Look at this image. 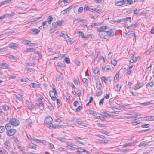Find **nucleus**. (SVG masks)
Segmentation results:
<instances>
[{"label":"nucleus","instance_id":"0e129e2a","mask_svg":"<svg viewBox=\"0 0 154 154\" xmlns=\"http://www.w3.org/2000/svg\"><path fill=\"white\" fill-rule=\"evenodd\" d=\"M41 18V17H35L33 19V22H36L38 21L39 19H40Z\"/></svg>","mask_w":154,"mask_h":154},{"label":"nucleus","instance_id":"69168bd1","mask_svg":"<svg viewBox=\"0 0 154 154\" xmlns=\"http://www.w3.org/2000/svg\"><path fill=\"white\" fill-rule=\"evenodd\" d=\"M104 100V98H102V99H101L99 101V104L100 105L102 106L103 104V103Z\"/></svg>","mask_w":154,"mask_h":154},{"label":"nucleus","instance_id":"864d4df0","mask_svg":"<svg viewBox=\"0 0 154 154\" xmlns=\"http://www.w3.org/2000/svg\"><path fill=\"white\" fill-rule=\"evenodd\" d=\"M131 33H130L129 34H128V33H126L125 32H123V33L122 35L123 36L125 37H128V35H130Z\"/></svg>","mask_w":154,"mask_h":154},{"label":"nucleus","instance_id":"052dcab7","mask_svg":"<svg viewBox=\"0 0 154 154\" xmlns=\"http://www.w3.org/2000/svg\"><path fill=\"white\" fill-rule=\"evenodd\" d=\"M102 133L106 134L107 136L110 135V133L109 132H107L106 131H103L102 132Z\"/></svg>","mask_w":154,"mask_h":154},{"label":"nucleus","instance_id":"09e8293b","mask_svg":"<svg viewBox=\"0 0 154 154\" xmlns=\"http://www.w3.org/2000/svg\"><path fill=\"white\" fill-rule=\"evenodd\" d=\"M97 125L98 126L100 127H104L106 126V124H101L100 123H97Z\"/></svg>","mask_w":154,"mask_h":154},{"label":"nucleus","instance_id":"5fc2aeb1","mask_svg":"<svg viewBox=\"0 0 154 154\" xmlns=\"http://www.w3.org/2000/svg\"><path fill=\"white\" fill-rule=\"evenodd\" d=\"M125 27L128 29H131L134 27L133 25L132 24L130 25L129 26L126 25V26H125Z\"/></svg>","mask_w":154,"mask_h":154},{"label":"nucleus","instance_id":"ddd939ff","mask_svg":"<svg viewBox=\"0 0 154 154\" xmlns=\"http://www.w3.org/2000/svg\"><path fill=\"white\" fill-rule=\"evenodd\" d=\"M149 143V142H146L143 143H140L139 145L138 146L139 147H145L148 146H149L148 144V143Z\"/></svg>","mask_w":154,"mask_h":154},{"label":"nucleus","instance_id":"393cba45","mask_svg":"<svg viewBox=\"0 0 154 154\" xmlns=\"http://www.w3.org/2000/svg\"><path fill=\"white\" fill-rule=\"evenodd\" d=\"M57 139L61 142H66V139L64 137H59L57 138Z\"/></svg>","mask_w":154,"mask_h":154},{"label":"nucleus","instance_id":"774afa93","mask_svg":"<svg viewBox=\"0 0 154 154\" xmlns=\"http://www.w3.org/2000/svg\"><path fill=\"white\" fill-rule=\"evenodd\" d=\"M147 119L150 121L153 120H154V116H148Z\"/></svg>","mask_w":154,"mask_h":154},{"label":"nucleus","instance_id":"473e14b6","mask_svg":"<svg viewBox=\"0 0 154 154\" xmlns=\"http://www.w3.org/2000/svg\"><path fill=\"white\" fill-rule=\"evenodd\" d=\"M119 86L118 84H117L116 85V91L118 92L120 90L121 88V86H120L119 87Z\"/></svg>","mask_w":154,"mask_h":154},{"label":"nucleus","instance_id":"338daca9","mask_svg":"<svg viewBox=\"0 0 154 154\" xmlns=\"http://www.w3.org/2000/svg\"><path fill=\"white\" fill-rule=\"evenodd\" d=\"M111 63L114 66H115L117 63V61L115 59H114L112 61H111Z\"/></svg>","mask_w":154,"mask_h":154},{"label":"nucleus","instance_id":"39448f33","mask_svg":"<svg viewBox=\"0 0 154 154\" xmlns=\"http://www.w3.org/2000/svg\"><path fill=\"white\" fill-rule=\"evenodd\" d=\"M8 46L9 48L14 49H17L18 47L17 44L14 43H11Z\"/></svg>","mask_w":154,"mask_h":154},{"label":"nucleus","instance_id":"49530a36","mask_svg":"<svg viewBox=\"0 0 154 154\" xmlns=\"http://www.w3.org/2000/svg\"><path fill=\"white\" fill-rule=\"evenodd\" d=\"M32 139L33 141H35L37 143H40V141H41V140H39L38 139H35L34 137L32 138Z\"/></svg>","mask_w":154,"mask_h":154},{"label":"nucleus","instance_id":"e2e57ef3","mask_svg":"<svg viewBox=\"0 0 154 154\" xmlns=\"http://www.w3.org/2000/svg\"><path fill=\"white\" fill-rule=\"evenodd\" d=\"M16 99L17 100H19V101H21L22 100V98L21 96H20L19 97L18 96H16Z\"/></svg>","mask_w":154,"mask_h":154},{"label":"nucleus","instance_id":"dca6fc26","mask_svg":"<svg viewBox=\"0 0 154 154\" xmlns=\"http://www.w3.org/2000/svg\"><path fill=\"white\" fill-rule=\"evenodd\" d=\"M47 20L48 24H50L53 20V18L52 16L51 15L49 16L47 19Z\"/></svg>","mask_w":154,"mask_h":154},{"label":"nucleus","instance_id":"7ed1b4c3","mask_svg":"<svg viewBox=\"0 0 154 154\" xmlns=\"http://www.w3.org/2000/svg\"><path fill=\"white\" fill-rule=\"evenodd\" d=\"M16 130L15 129H11L7 131L6 134L9 136H11L13 135L16 132Z\"/></svg>","mask_w":154,"mask_h":154},{"label":"nucleus","instance_id":"1a4fd4ad","mask_svg":"<svg viewBox=\"0 0 154 154\" xmlns=\"http://www.w3.org/2000/svg\"><path fill=\"white\" fill-rule=\"evenodd\" d=\"M26 103L28 106L30 110H32L33 109L32 103L31 102L27 100L26 101Z\"/></svg>","mask_w":154,"mask_h":154},{"label":"nucleus","instance_id":"a878e982","mask_svg":"<svg viewBox=\"0 0 154 154\" xmlns=\"http://www.w3.org/2000/svg\"><path fill=\"white\" fill-rule=\"evenodd\" d=\"M131 34L132 35V36H133V37H134L133 41L135 42L136 41V35L135 34L133 31L131 32Z\"/></svg>","mask_w":154,"mask_h":154},{"label":"nucleus","instance_id":"72a5a7b5","mask_svg":"<svg viewBox=\"0 0 154 154\" xmlns=\"http://www.w3.org/2000/svg\"><path fill=\"white\" fill-rule=\"evenodd\" d=\"M150 125L149 124H143L141 126V127L143 128H146L149 127Z\"/></svg>","mask_w":154,"mask_h":154},{"label":"nucleus","instance_id":"58836bf2","mask_svg":"<svg viewBox=\"0 0 154 154\" xmlns=\"http://www.w3.org/2000/svg\"><path fill=\"white\" fill-rule=\"evenodd\" d=\"M55 99L56 100L57 104L59 106H60L62 104L61 102L57 98H56Z\"/></svg>","mask_w":154,"mask_h":154},{"label":"nucleus","instance_id":"c85d7f7f","mask_svg":"<svg viewBox=\"0 0 154 154\" xmlns=\"http://www.w3.org/2000/svg\"><path fill=\"white\" fill-rule=\"evenodd\" d=\"M69 12V11L67 8L66 9L61 11V14L63 15H64L66 14L67 13H68Z\"/></svg>","mask_w":154,"mask_h":154},{"label":"nucleus","instance_id":"4c0bfd02","mask_svg":"<svg viewBox=\"0 0 154 154\" xmlns=\"http://www.w3.org/2000/svg\"><path fill=\"white\" fill-rule=\"evenodd\" d=\"M2 109L4 111H7L9 109V107L7 105H4L2 107Z\"/></svg>","mask_w":154,"mask_h":154},{"label":"nucleus","instance_id":"423d86ee","mask_svg":"<svg viewBox=\"0 0 154 154\" xmlns=\"http://www.w3.org/2000/svg\"><path fill=\"white\" fill-rule=\"evenodd\" d=\"M107 27V26L106 25L101 26L100 28H97V31L98 33L104 31L106 29Z\"/></svg>","mask_w":154,"mask_h":154},{"label":"nucleus","instance_id":"c9c22d12","mask_svg":"<svg viewBox=\"0 0 154 154\" xmlns=\"http://www.w3.org/2000/svg\"><path fill=\"white\" fill-rule=\"evenodd\" d=\"M5 130V128L4 126H0V133L3 132Z\"/></svg>","mask_w":154,"mask_h":154},{"label":"nucleus","instance_id":"f8f14e48","mask_svg":"<svg viewBox=\"0 0 154 154\" xmlns=\"http://www.w3.org/2000/svg\"><path fill=\"white\" fill-rule=\"evenodd\" d=\"M30 86L31 87L33 88H37L38 86V84L34 83H31L30 84Z\"/></svg>","mask_w":154,"mask_h":154},{"label":"nucleus","instance_id":"79ce46f5","mask_svg":"<svg viewBox=\"0 0 154 154\" xmlns=\"http://www.w3.org/2000/svg\"><path fill=\"white\" fill-rule=\"evenodd\" d=\"M153 85V82H151L149 83H148L146 85V87H147L149 86L150 87H152Z\"/></svg>","mask_w":154,"mask_h":154},{"label":"nucleus","instance_id":"13d9d810","mask_svg":"<svg viewBox=\"0 0 154 154\" xmlns=\"http://www.w3.org/2000/svg\"><path fill=\"white\" fill-rule=\"evenodd\" d=\"M66 41L68 42H71V40L70 38H69L68 36L67 35H66V39H65Z\"/></svg>","mask_w":154,"mask_h":154},{"label":"nucleus","instance_id":"412c9836","mask_svg":"<svg viewBox=\"0 0 154 154\" xmlns=\"http://www.w3.org/2000/svg\"><path fill=\"white\" fill-rule=\"evenodd\" d=\"M57 66L60 68H64L65 67V64L63 63H58Z\"/></svg>","mask_w":154,"mask_h":154},{"label":"nucleus","instance_id":"4d7b16f0","mask_svg":"<svg viewBox=\"0 0 154 154\" xmlns=\"http://www.w3.org/2000/svg\"><path fill=\"white\" fill-rule=\"evenodd\" d=\"M8 78L9 79H14L16 78V77L14 76H12L10 75H8Z\"/></svg>","mask_w":154,"mask_h":154},{"label":"nucleus","instance_id":"c03bdc74","mask_svg":"<svg viewBox=\"0 0 154 154\" xmlns=\"http://www.w3.org/2000/svg\"><path fill=\"white\" fill-rule=\"evenodd\" d=\"M136 142H133L129 143H127L124 145L125 146H130L132 145L133 144L136 143Z\"/></svg>","mask_w":154,"mask_h":154},{"label":"nucleus","instance_id":"bb28decb","mask_svg":"<svg viewBox=\"0 0 154 154\" xmlns=\"http://www.w3.org/2000/svg\"><path fill=\"white\" fill-rule=\"evenodd\" d=\"M34 51V49L32 48H27L25 51V52H33Z\"/></svg>","mask_w":154,"mask_h":154},{"label":"nucleus","instance_id":"6e6d98bb","mask_svg":"<svg viewBox=\"0 0 154 154\" xmlns=\"http://www.w3.org/2000/svg\"><path fill=\"white\" fill-rule=\"evenodd\" d=\"M75 20L77 21L78 22H84V21H85V20H84V19H80V18L76 19Z\"/></svg>","mask_w":154,"mask_h":154},{"label":"nucleus","instance_id":"a18cd8bd","mask_svg":"<svg viewBox=\"0 0 154 154\" xmlns=\"http://www.w3.org/2000/svg\"><path fill=\"white\" fill-rule=\"evenodd\" d=\"M64 125H57L54 126V129L55 128H62V126H63Z\"/></svg>","mask_w":154,"mask_h":154},{"label":"nucleus","instance_id":"c756f323","mask_svg":"<svg viewBox=\"0 0 154 154\" xmlns=\"http://www.w3.org/2000/svg\"><path fill=\"white\" fill-rule=\"evenodd\" d=\"M8 57L9 59H12L13 60H17V57H15L13 56L12 55H10L8 56Z\"/></svg>","mask_w":154,"mask_h":154},{"label":"nucleus","instance_id":"2f4dec72","mask_svg":"<svg viewBox=\"0 0 154 154\" xmlns=\"http://www.w3.org/2000/svg\"><path fill=\"white\" fill-rule=\"evenodd\" d=\"M115 5L117 6H121L122 5V3H121L120 1H116L115 2Z\"/></svg>","mask_w":154,"mask_h":154},{"label":"nucleus","instance_id":"bf43d9fd","mask_svg":"<svg viewBox=\"0 0 154 154\" xmlns=\"http://www.w3.org/2000/svg\"><path fill=\"white\" fill-rule=\"evenodd\" d=\"M89 8L88 7V5H85L84 8V10L85 11H88L89 10Z\"/></svg>","mask_w":154,"mask_h":154},{"label":"nucleus","instance_id":"a19ab883","mask_svg":"<svg viewBox=\"0 0 154 154\" xmlns=\"http://www.w3.org/2000/svg\"><path fill=\"white\" fill-rule=\"evenodd\" d=\"M152 48H149L145 52L146 55L149 54L152 51Z\"/></svg>","mask_w":154,"mask_h":154},{"label":"nucleus","instance_id":"f704fd0d","mask_svg":"<svg viewBox=\"0 0 154 154\" xmlns=\"http://www.w3.org/2000/svg\"><path fill=\"white\" fill-rule=\"evenodd\" d=\"M89 113L94 116H95L97 115V112L93 110H90L89 112Z\"/></svg>","mask_w":154,"mask_h":154},{"label":"nucleus","instance_id":"ea45409f","mask_svg":"<svg viewBox=\"0 0 154 154\" xmlns=\"http://www.w3.org/2000/svg\"><path fill=\"white\" fill-rule=\"evenodd\" d=\"M1 65L2 66H3L4 67H5V68H7V69H9L10 68L9 67V65H8L6 63H2Z\"/></svg>","mask_w":154,"mask_h":154},{"label":"nucleus","instance_id":"cd10ccee","mask_svg":"<svg viewBox=\"0 0 154 154\" xmlns=\"http://www.w3.org/2000/svg\"><path fill=\"white\" fill-rule=\"evenodd\" d=\"M47 106L48 108L51 111L53 109L54 107L50 103H49L48 105H47Z\"/></svg>","mask_w":154,"mask_h":154},{"label":"nucleus","instance_id":"f3484780","mask_svg":"<svg viewBox=\"0 0 154 154\" xmlns=\"http://www.w3.org/2000/svg\"><path fill=\"white\" fill-rule=\"evenodd\" d=\"M11 2V1L10 0H6L2 1V2H1V3H0V7L5 4L9 3Z\"/></svg>","mask_w":154,"mask_h":154},{"label":"nucleus","instance_id":"680f3d73","mask_svg":"<svg viewBox=\"0 0 154 154\" xmlns=\"http://www.w3.org/2000/svg\"><path fill=\"white\" fill-rule=\"evenodd\" d=\"M48 146L51 149H53V148H54V146L53 144H51L50 143H48Z\"/></svg>","mask_w":154,"mask_h":154},{"label":"nucleus","instance_id":"20e7f679","mask_svg":"<svg viewBox=\"0 0 154 154\" xmlns=\"http://www.w3.org/2000/svg\"><path fill=\"white\" fill-rule=\"evenodd\" d=\"M53 120L51 116L46 117L44 121V123L48 125L51 123Z\"/></svg>","mask_w":154,"mask_h":154},{"label":"nucleus","instance_id":"603ef678","mask_svg":"<svg viewBox=\"0 0 154 154\" xmlns=\"http://www.w3.org/2000/svg\"><path fill=\"white\" fill-rule=\"evenodd\" d=\"M125 2H126V4H128L129 5H131L133 2L132 0H125Z\"/></svg>","mask_w":154,"mask_h":154},{"label":"nucleus","instance_id":"2eb2a0df","mask_svg":"<svg viewBox=\"0 0 154 154\" xmlns=\"http://www.w3.org/2000/svg\"><path fill=\"white\" fill-rule=\"evenodd\" d=\"M82 38L83 39H86L89 38V37H91V38H92V35L91 34H88L87 35H84V34L82 35Z\"/></svg>","mask_w":154,"mask_h":154},{"label":"nucleus","instance_id":"0eeeda50","mask_svg":"<svg viewBox=\"0 0 154 154\" xmlns=\"http://www.w3.org/2000/svg\"><path fill=\"white\" fill-rule=\"evenodd\" d=\"M49 95L52 100H54L56 98V93L52 91H50L49 92Z\"/></svg>","mask_w":154,"mask_h":154},{"label":"nucleus","instance_id":"e433bc0d","mask_svg":"<svg viewBox=\"0 0 154 154\" xmlns=\"http://www.w3.org/2000/svg\"><path fill=\"white\" fill-rule=\"evenodd\" d=\"M23 42H24V44L25 45L28 46H29L30 45V41L26 40H25Z\"/></svg>","mask_w":154,"mask_h":154},{"label":"nucleus","instance_id":"5701e85b","mask_svg":"<svg viewBox=\"0 0 154 154\" xmlns=\"http://www.w3.org/2000/svg\"><path fill=\"white\" fill-rule=\"evenodd\" d=\"M110 66L108 65H107L105 66L104 67L102 68V70L103 71H107L109 70H110Z\"/></svg>","mask_w":154,"mask_h":154},{"label":"nucleus","instance_id":"37998d69","mask_svg":"<svg viewBox=\"0 0 154 154\" xmlns=\"http://www.w3.org/2000/svg\"><path fill=\"white\" fill-rule=\"evenodd\" d=\"M33 52H34V53L35 54H38V56L40 58H41L42 55H41V54L39 52V51H35L34 50V51Z\"/></svg>","mask_w":154,"mask_h":154},{"label":"nucleus","instance_id":"f257e3e1","mask_svg":"<svg viewBox=\"0 0 154 154\" xmlns=\"http://www.w3.org/2000/svg\"><path fill=\"white\" fill-rule=\"evenodd\" d=\"M115 32L110 29L109 31L101 32L98 33V35L102 38L106 39L116 35Z\"/></svg>","mask_w":154,"mask_h":154},{"label":"nucleus","instance_id":"f03ea898","mask_svg":"<svg viewBox=\"0 0 154 154\" xmlns=\"http://www.w3.org/2000/svg\"><path fill=\"white\" fill-rule=\"evenodd\" d=\"M9 122L13 126H17L19 124V121L15 118L11 119L9 120Z\"/></svg>","mask_w":154,"mask_h":154},{"label":"nucleus","instance_id":"8fccbe9b","mask_svg":"<svg viewBox=\"0 0 154 154\" xmlns=\"http://www.w3.org/2000/svg\"><path fill=\"white\" fill-rule=\"evenodd\" d=\"M82 109V106H79L76 109V112H79Z\"/></svg>","mask_w":154,"mask_h":154},{"label":"nucleus","instance_id":"9b49d317","mask_svg":"<svg viewBox=\"0 0 154 154\" xmlns=\"http://www.w3.org/2000/svg\"><path fill=\"white\" fill-rule=\"evenodd\" d=\"M97 88L99 90H100L102 88V84L100 81H98L96 83Z\"/></svg>","mask_w":154,"mask_h":154},{"label":"nucleus","instance_id":"de8ad7c7","mask_svg":"<svg viewBox=\"0 0 154 154\" xmlns=\"http://www.w3.org/2000/svg\"><path fill=\"white\" fill-rule=\"evenodd\" d=\"M8 47L7 46L0 48V51L4 52L7 49Z\"/></svg>","mask_w":154,"mask_h":154},{"label":"nucleus","instance_id":"4be33fe9","mask_svg":"<svg viewBox=\"0 0 154 154\" xmlns=\"http://www.w3.org/2000/svg\"><path fill=\"white\" fill-rule=\"evenodd\" d=\"M28 147L31 149H35V145L32 143H29L28 145Z\"/></svg>","mask_w":154,"mask_h":154},{"label":"nucleus","instance_id":"a211bd4d","mask_svg":"<svg viewBox=\"0 0 154 154\" xmlns=\"http://www.w3.org/2000/svg\"><path fill=\"white\" fill-rule=\"evenodd\" d=\"M63 78L62 74L60 73L58 75H57L56 77V79L58 81H61Z\"/></svg>","mask_w":154,"mask_h":154},{"label":"nucleus","instance_id":"7c9ffc66","mask_svg":"<svg viewBox=\"0 0 154 154\" xmlns=\"http://www.w3.org/2000/svg\"><path fill=\"white\" fill-rule=\"evenodd\" d=\"M64 60L65 62L67 64H69L70 63V59L67 57H65L64 59Z\"/></svg>","mask_w":154,"mask_h":154},{"label":"nucleus","instance_id":"b1692460","mask_svg":"<svg viewBox=\"0 0 154 154\" xmlns=\"http://www.w3.org/2000/svg\"><path fill=\"white\" fill-rule=\"evenodd\" d=\"M38 106L39 108L41 110H42L44 109V105L43 103H39L38 104H36Z\"/></svg>","mask_w":154,"mask_h":154},{"label":"nucleus","instance_id":"3c124183","mask_svg":"<svg viewBox=\"0 0 154 154\" xmlns=\"http://www.w3.org/2000/svg\"><path fill=\"white\" fill-rule=\"evenodd\" d=\"M14 14L13 13H11V14H5V17H11L13 16Z\"/></svg>","mask_w":154,"mask_h":154},{"label":"nucleus","instance_id":"6ab92c4d","mask_svg":"<svg viewBox=\"0 0 154 154\" xmlns=\"http://www.w3.org/2000/svg\"><path fill=\"white\" fill-rule=\"evenodd\" d=\"M66 145L67 146L70 147L69 148L70 149L72 150H75V148L72 146V144L69 143V142H67Z\"/></svg>","mask_w":154,"mask_h":154},{"label":"nucleus","instance_id":"6e6552de","mask_svg":"<svg viewBox=\"0 0 154 154\" xmlns=\"http://www.w3.org/2000/svg\"><path fill=\"white\" fill-rule=\"evenodd\" d=\"M40 32L39 30L36 28L30 30V33L31 34H37Z\"/></svg>","mask_w":154,"mask_h":154},{"label":"nucleus","instance_id":"aec40b11","mask_svg":"<svg viewBox=\"0 0 154 154\" xmlns=\"http://www.w3.org/2000/svg\"><path fill=\"white\" fill-rule=\"evenodd\" d=\"M4 144L6 146L7 149H8L10 147V145H11L8 140L5 141L4 143Z\"/></svg>","mask_w":154,"mask_h":154},{"label":"nucleus","instance_id":"4468645a","mask_svg":"<svg viewBox=\"0 0 154 154\" xmlns=\"http://www.w3.org/2000/svg\"><path fill=\"white\" fill-rule=\"evenodd\" d=\"M143 85L144 84L142 83H139L138 85L136 86L134 88V90H137L143 86Z\"/></svg>","mask_w":154,"mask_h":154},{"label":"nucleus","instance_id":"9d476101","mask_svg":"<svg viewBox=\"0 0 154 154\" xmlns=\"http://www.w3.org/2000/svg\"><path fill=\"white\" fill-rule=\"evenodd\" d=\"M13 126L9 122L6 124L5 126V128L7 131L8 130L12 129L11 127Z\"/></svg>","mask_w":154,"mask_h":154}]
</instances>
